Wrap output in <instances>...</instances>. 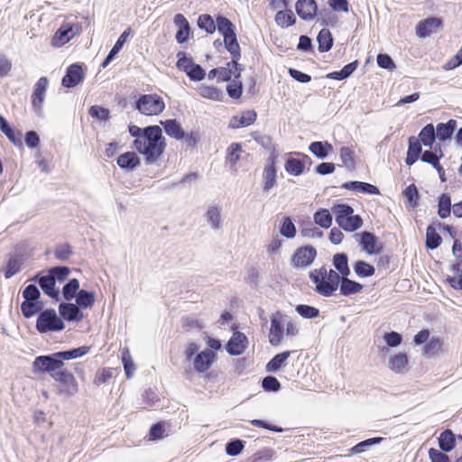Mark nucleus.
<instances>
[{"instance_id":"f257e3e1","label":"nucleus","mask_w":462,"mask_h":462,"mask_svg":"<svg viewBox=\"0 0 462 462\" xmlns=\"http://www.w3.org/2000/svg\"><path fill=\"white\" fill-rule=\"evenodd\" d=\"M135 150L144 155L145 162L152 164L164 152L166 143L159 125L146 126L145 134L134 141Z\"/></svg>"},{"instance_id":"f03ea898","label":"nucleus","mask_w":462,"mask_h":462,"mask_svg":"<svg viewBox=\"0 0 462 462\" xmlns=\"http://www.w3.org/2000/svg\"><path fill=\"white\" fill-rule=\"evenodd\" d=\"M135 107L143 115L157 116L164 110L165 104L163 99L156 94H144L137 99Z\"/></svg>"},{"instance_id":"7ed1b4c3","label":"nucleus","mask_w":462,"mask_h":462,"mask_svg":"<svg viewBox=\"0 0 462 462\" xmlns=\"http://www.w3.org/2000/svg\"><path fill=\"white\" fill-rule=\"evenodd\" d=\"M327 268L322 266L310 273V278L315 284V291L323 297H330L338 289L339 284L325 278Z\"/></svg>"},{"instance_id":"20e7f679","label":"nucleus","mask_w":462,"mask_h":462,"mask_svg":"<svg viewBox=\"0 0 462 462\" xmlns=\"http://www.w3.org/2000/svg\"><path fill=\"white\" fill-rule=\"evenodd\" d=\"M64 327V322L58 317L53 309L42 311L37 318L36 328L40 333L61 331Z\"/></svg>"},{"instance_id":"39448f33","label":"nucleus","mask_w":462,"mask_h":462,"mask_svg":"<svg viewBox=\"0 0 462 462\" xmlns=\"http://www.w3.org/2000/svg\"><path fill=\"white\" fill-rule=\"evenodd\" d=\"M51 377L60 384V393L68 396L75 395L79 391V385L74 375L67 371L60 370L51 374Z\"/></svg>"},{"instance_id":"423d86ee","label":"nucleus","mask_w":462,"mask_h":462,"mask_svg":"<svg viewBox=\"0 0 462 462\" xmlns=\"http://www.w3.org/2000/svg\"><path fill=\"white\" fill-rule=\"evenodd\" d=\"M33 370L40 373H49L51 375L62 367L56 353L48 356H39L32 363Z\"/></svg>"},{"instance_id":"0eeeda50","label":"nucleus","mask_w":462,"mask_h":462,"mask_svg":"<svg viewBox=\"0 0 462 462\" xmlns=\"http://www.w3.org/2000/svg\"><path fill=\"white\" fill-rule=\"evenodd\" d=\"M49 85V79L46 77H41L33 86L32 94V106L37 116L42 115V105L45 99V94Z\"/></svg>"},{"instance_id":"6e6552de","label":"nucleus","mask_w":462,"mask_h":462,"mask_svg":"<svg viewBox=\"0 0 462 462\" xmlns=\"http://www.w3.org/2000/svg\"><path fill=\"white\" fill-rule=\"evenodd\" d=\"M85 75L83 65L73 63L67 68L66 74L61 79V85L67 88H74L84 80Z\"/></svg>"},{"instance_id":"1a4fd4ad","label":"nucleus","mask_w":462,"mask_h":462,"mask_svg":"<svg viewBox=\"0 0 462 462\" xmlns=\"http://www.w3.org/2000/svg\"><path fill=\"white\" fill-rule=\"evenodd\" d=\"M316 255L317 251L313 246H301L295 251L292 256L293 265L300 268L307 267L313 263Z\"/></svg>"},{"instance_id":"9d476101","label":"nucleus","mask_w":462,"mask_h":462,"mask_svg":"<svg viewBox=\"0 0 462 462\" xmlns=\"http://www.w3.org/2000/svg\"><path fill=\"white\" fill-rule=\"evenodd\" d=\"M247 346V337L244 333L236 331L233 333L225 348L230 356H239L245 351Z\"/></svg>"},{"instance_id":"9b49d317","label":"nucleus","mask_w":462,"mask_h":462,"mask_svg":"<svg viewBox=\"0 0 462 462\" xmlns=\"http://www.w3.org/2000/svg\"><path fill=\"white\" fill-rule=\"evenodd\" d=\"M81 26L79 23L73 24L69 23H63L53 37L54 44L61 46L68 42L73 36L79 34Z\"/></svg>"},{"instance_id":"f8f14e48","label":"nucleus","mask_w":462,"mask_h":462,"mask_svg":"<svg viewBox=\"0 0 462 462\" xmlns=\"http://www.w3.org/2000/svg\"><path fill=\"white\" fill-rule=\"evenodd\" d=\"M442 24V21L438 17H428L420 20L415 28L416 35L420 38H427L436 32Z\"/></svg>"},{"instance_id":"ddd939ff","label":"nucleus","mask_w":462,"mask_h":462,"mask_svg":"<svg viewBox=\"0 0 462 462\" xmlns=\"http://www.w3.org/2000/svg\"><path fill=\"white\" fill-rule=\"evenodd\" d=\"M354 237L368 254H379L381 252V247L376 248L378 239L374 233L368 231L356 233Z\"/></svg>"},{"instance_id":"4468645a","label":"nucleus","mask_w":462,"mask_h":462,"mask_svg":"<svg viewBox=\"0 0 462 462\" xmlns=\"http://www.w3.org/2000/svg\"><path fill=\"white\" fill-rule=\"evenodd\" d=\"M215 359L216 355L212 350L205 349L201 351L193 359L194 370L200 374L207 372L213 365Z\"/></svg>"},{"instance_id":"2eb2a0df","label":"nucleus","mask_w":462,"mask_h":462,"mask_svg":"<svg viewBox=\"0 0 462 462\" xmlns=\"http://www.w3.org/2000/svg\"><path fill=\"white\" fill-rule=\"evenodd\" d=\"M32 280L39 283L41 289L50 298L54 299L56 300H60V291L55 287L56 282L54 281V278L51 276L49 273L46 275L37 274Z\"/></svg>"},{"instance_id":"dca6fc26","label":"nucleus","mask_w":462,"mask_h":462,"mask_svg":"<svg viewBox=\"0 0 462 462\" xmlns=\"http://www.w3.org/2000/svg\"><path fill=\"white\" fill-rule=\"evenodd\" d=\"M295 9L302 20L310 21L317 14L318 5L315 0H298Z\"/></svg>"},{"instance_id":"f3484780","label":"nucleus","mask_w":462,"mask_h":462,"mask_svg":"<svg viewBox=\"0 0 462 462\" xmlns=\"http://www.w3.org/2000/svg\"><path fill=\"white\" fill-rule=\"evenodd\" d=\"M439 155L437 154V149H434L433 151L428 150L421 153L420 160L424 162H427L429 164H431L438 171L439 175V179L442 182H445L447 180L445 176V171L443 167L439 163L440 157L443 156L442 151L440 149V146L439 145Z\"/></svg>"},{"instance_id":"a211bd4d","label":"nucleus","mask_w":462,"mask_h":462,"mask_svg":"<svg viewBox=\"0 0 462 462\" xmlns=\"http://www.w3.org/2000/svg\"><path fill=\"white\" fill-rule=\"evenodd\" d=\"M242 70V65L236 62V60H232L227 62L226 67L218 68V81H229L232 77L240 79Z\"/></svg>"},{"instance_id":"6ab92c4d","label":"nucleus","mask_w":462,"mask_h":462,"mask_svg":"<svg viewBox=\"0 0 462 462\" xmlns=\"http://www.w3.org/2000/svg\"><path fill=\"white\" fill-rule=\"evenodd\" d=\"M174 23L179 28L176 32V41L179 43H184L188 41L189 32H190V26L186 19V17L181 14H177L174 16Z\"/></svg>"},{"instance_id":"aec40b11","label":"nucleus","mask_w":462,"mask_h":462,"mask_svg":"<svg viewBox=\"0 0 462 462\" xmlns=\"http://www.w3.org/2000/svg\"><path fill=\"white\" fill-rule=\"evenodd\" d=\"M59 312L68 321H80L83 319V313L73 303H60L59 305Z\"/></svg>"},{"instance_id":"412c9836","label":"nucleus","mask_w":462,"mask_h":462,"mask_svg":"<svg viewBox=\"0 0 462 462\" xmlns=\"http://www.w3.org/2000/svg\"><path fill=\"white\" fill-rule=\"evenodd\" d=\"M279 312L273 315L271 318V328L269 333V342L272 346H278L282 341L283 335V328L279 319Z\"/></svg>"},{"instance_id":"4be33fe9","label":"nucleus","mask_w":462,"mask_h":462,"mask_svg":"<svg viewBox=\"0 0 462 462\" xmlns=\"http://www.w3.org/2000/svg\"><path fill=\"white\" fill-rule=\"evenodd\" d=\"M342 188L348 190H353L365 194H380V190L376 186L367 182H362L357 180L345 182L344 184H342Z\"/></svg>"},{"instance_id":"5701e85b","label":"nucleus","mask_w":462,"mask_h":462,"mask_svg":"<svg viewBox=\"0 0 462 462\" xmlns=\"http://www.w3.org/2000/svg\"><path fill=\"white\" fill-rule=\"evenodd\" d=\"M117 164L121 169L132 171L141 164V160L135 152H126L118 156Z\"/></svg>"},{"instance_id":"b1692460","label":"nucleus","mask_w":462,"mask_h":462,"mask_svg":"<svg viewBox=\"0 0 462 462\" xmlns=\"http://www.w3.org/2000/svg\"><path fill=\"white\" fill-rule=\"evenodd\" d=\"M162 125L164 128L165 133L176 140L184 139L186 133L181 127V125L176 119H168L161 121Z\"/></svg>"},{"instance_id":"393cba45","label":"nucleus","mask_w":462,"mask_h":462,"mask_svg":"<svg viewBox=\"0 0 462 462\" xmlns=\"http://www.w3.org/2000/svg\"><path fill=\"white\" fill-rule=\"evenodd\" d=\"M205 219L211 229L219 230L222 228L221 208L210 206L205 213Z\"/></svg>"},{"instance_id":"a878e982","label":"nucleus","mask_w":462,"mask_h":462,"mask_svg":"<svg viewBox=\"0 0 462 462\" xmlns=\"http://www.w3.org/2000/svg\"><path fill=\"white\" fill-rule=\"evenodd\" d=\"M364 286L353 280L348 279V276L341 277L339 285L340 294L343 296H350L352 294L359 293Z\"/></svg>"},{"instance_id":"bb28decb","label":"nucleus","mask_w":462,"mask_h":462,"mask_svg":"<svg viewBox=\"0 0 462 462\" xmlns=\"http://www.w3.org/2000/svg\"><path fill=\"white\" fill-rule=\"evenodd\" d=\"M421 153V144L418 139L414 136L409 138V146L407 151V157L405 159V162L407 165L411 166L414 164L419 159Z\"/></svg>"},{"instance_id":"cd10ccee","label":"nucleus","mask_w":462,"mask_h":462,"mask_svg":"<svg viewBox=\"0 0 462 462\" xmlns=\"http://www.w3.org/2000/svg\"><path fill=\"white\" fill-rule=\"evenodd\" d=\"M457 127V121L454 119L448 120L447 123H439L435 129L436 136L440 141L449 140Z\"/></svg>"},{"instance_id":"c85d7f7f","label":"nucleus","mask_w":462,"mask_h":462,"mask_svg":"<svg viewBox=\"0 0 462 462\" xmlns=\"http://www.w3.org/2000/svg\"><path fill=\"white\" fill-rule=\"evenodd\" d=\"M256 113L254 110H247L240 116H234L230 121V127L238 128L248 126L256 120Z\"/></svg>"},{"instance_id":"c756f323","label":"nucleus","mask_w":462,"mask_h":462,"mask_svg":"<svg viewBox=\"0 0 462 462\" xmlns=\"http://www.w3.org/2000/svg\"><path fill=\"white\" fill-rule=\"evenodd\" d=\"M333 146L327 141H316L312 142L310 146V152L319 159H325L328 157L329 152H331Z\"/></svg>"},{"instance_id":"7c9ffc66","label":"nucleus","mask_w":462,"mask_h":462,"mask_svg":"<svg viewBox=\"0 0 462 462\" xmlns=\"http://www.w3.org/2000/svg\"><path fill=\"white\" fill-rule=\"evenodd\" d=\"M276 167L265 166L263 171V189L269 192L277 183Z\"/></svg>"},{"instance_id":"2f4dec72","label":"nucleus","mask_w":462,"mask_h":462,"mask_svg":"<svg viewBox=\"0 0 462 462\" xmlns=\"http://www.w3.org/2000/svg\"><path fill=\"white\" fill-rule=\"evenodd\" d=\"M456 445V436L451 430H445L439 437V447L443 452H450Z\"/></svg>"},{"instance_id":"473e14b6","label":"nucleus","mask_w":462,"mask_h":462,"mask_svg":"<svg viewBox=\"0 0 462 462\" xmlns=\"http://www.w3.org/2000/svg\"><path fill=\"white\" fill-rule=\"evenodd\" d=\"M318 50L319 52H327L333 46V37L328 29L323 28L317 36Z\"/></svg>"},{"instance_id":"72a5a7b5","label":"nucleus","mask_w":462,"mask_h":462,"mask_svg":"<svg viewBox=\"0 0 462 462\" xmlns=\"http://www.w3.org/2000/svg\"><path fill=\"white\" fill-rule=\"evenodd\" d=\"M333 265L335 269L341 274V277L350 274L348 266V258L345 253H337L333 256Z\"/></svg>"},{"instance_id":"f704fd0d","label":"nucleus","mask_w":462,"mask_h":462,"mask_svg":"<svg viewBox=\"0 0 462 462\" xmlns=\"http://www.w3.org/2000/svg\"><path fill=\"white\" fill-rule=\"evenodd\" d=\"M43 308L41 300H23L21 304V311L24 318L30 319L40 312Z\"/></svg>"},{"instance_id":"c9c22d12","label":"nucleus","mask_w":462,"mask_h":462,"mask_svg":"<svg viewBox=\"0 0 462 462\" xmlns=\"http://www.w3.org/2000/svg\"><path fill=\"white\" fill-rule=\"evenodd\" d=\"M453 206L451 204V198L449 194L443 193L438 199V214L440 218L445 219L450 216Z\"/></svg>"},{"instance_id":"e433bc0d","label":"nucleus","mask_w":462,"mask_h":462,"mask_svg":"<svg viewBox=\"0 0 462 462\" xmlns=\"http://www.w3.org/2000/svg\"><path fill=\"white\" fill-rule=\"evenodd\" d=\"M23 263V258L20 255H11L5 268V277L9 279L19 273Z\"/></svg>"},{"instance_id":"4c0bfd02","label":"nucleus","mask_w":462,"mask_h":462,"mask_svg":"<svg viewBox=\"0 0 462 462\" xmlns=\"http://www.w3.org/2000/svg\"><path fill=\"white\" fill-rule=\"evenodd\" d=\"M442 242L434 225H430L426 230V247L430 250L438 248Z\"/></svg>"},{"instance_id":"58836bf2","label":"nucleus","mask_w":462,"mask_h":462,"mask_svg":"<svg viewBox=\"0 0 462 462\" xmlns=\"http://www.w3.org/2000/svg\"><path fill=\"white\" fill-rule=\"evenodd\" d=\"M313 219L315 224L322 228H328L332 225V215L327 208H319L314 213Z\"/></svg>"},{"instance_id":"ea45409f","label":"nucleus","mask_w":462,"mask_h":462,"mask_svg":"<svg viewBox=\"0 0 462 462\" xmlns=\"http://www.w3.org/2000/svg\"><path fill=\"white\" fill-rule=\"evenodd\" d=\"M198 93L204 98H208L211 100H221L223 97V93L220 89L213 87V86H207L204 84H201L197 88Z\"/></svg>"},{"instance_id":"a19ab883","label":"nucleus","mask_w":462,"mask_h":462,"mask_svg":"<svg viewBox=\"0 0 462 462\" xmlns=\"http://www.w3.org/2000/svg\"><path fill=\"white\" fill-rule=\"evenodd\" d=\"M408 364L407 356L403 353H399L389 358L388 366L395 373H402Z\"/></svg>"},{"instance_id":"79ce46f5","label":"nucleus","mask_w":462,"mask_h":462,"mask_svg":"<svg viewBox=\"0 0 462 462\" xmlns=\"http://www.w3.org/2000/svg\"><path fill=\"white\" fill-rule=\"evenodd\" d=\"M419 136H420L421 143L424 146H428V147L431 148L432 144L437 137L434 125L432 124H428L427 125H425L421 129Z\"/></svg>"},{"instance_id":"37998d69","label":"nucleus","mask_w":462,"mask_h":462,"mask_svg":"<svg viewBox=\"0 0 462 462\" xmlns=\"http://www.w3.org/2000/svg\"><path fill=\"white\" fill-rule=\"evenodd\" d=\"M275 22L279 26L287 28L296 23V18L291 10L278 11L275 15Z\"/></svg>"},{"instance_id":"c03bdc74","label":"nucleus","mask_w":462,"mask_h":462,"mask_svg":"<svg viewBox=\"0 0 462 462\" xmlns=\"http://www.w3.org/2000/svg\"><path fill=\"white\" fill-rule=\"evenodd\" d=\"M363 225V219L359 215H350L345 218L342 223H339V227L345 231L353 232L360 228Z\"/></svg>"},{"instance_id":"a18cd8bd","label":"nucleus","mask_w":462,"mask_h":462,"mask_svg":"<svg viewBox=\"0 0 462 462\" xmlns=\"http://www.w3.org/2000/svg\"><path fill=\"white\" fill-rule=\"evenodd\" d=\"M291 356V351H284L282 353L275 355L266 365V371L271 373L277 372L282 364Z\"/></svg>"},{"instance_id":"49530a36","label":"nucleus","mask_w":462,"mask_h":462,"mask_svg":"<svg viewBox=\"0 0 462 462\" xmlns=\"http://www.w3.org/2000/svg\"><path fill=\"white\" fill-rule=\"evenodd\" d=\"M76 302L79 308H91L95 302L94 292L80 290L76 296Z\"/></svg>"},{"instance_id":"de8ad7c7","label":"nucleus","mask_w":462,"mask_h":462,"mask_svg":"<svg viewBox=\"0 0 462 462\" xmlns=\"http://www.w3.org/2000/svg\"><path fill=\"white\" fill-rule=\"evenodd\" d=\"M285 171L293 176H299L304 171V161L295 158H288L284 164Z\"/></svg>"},{"instance_id":"09e8293b","label":"nucleus","mask_w":462,"mask_h":462,"mask_svg":"<svg viewBox=\"0 0 462 462\" xmlns=\"http://www.w3.org/2000/svg\"><path fill=\"white\" fill-rule=\"evenodd\" d=\"M331 209L335 215L337 225L342 223L345 218L348 217V216L352 215L354 212L353 208L347 204H336Z\"/></svg>"},{"instance_id":"8fccbe9b","label":"nucleus","mask_w":462,"mask_h":462,"mask_svg":"<svg viewBox=\"0 0 462 462\" xmlns=\"http://www.w3.org/2000/svg\"><path fill=\"white\" fill-rule=\"evenodd\" d=\"M354 271L358 277L365 278L370 277L374 274V267L362 260H358L354 264Z\"/></svg>"},{"instance_id":"3c124183","label":"nucleus","mask_w":462,"mask_h":462,"mask_svg":"<svg viewBox=\"0 0 462 462\" xmlns=\"http://www.w3.org/2000/svg\"><path fill=\"white\" fill-rule=\"evenodd\" d=\"M216 29L225 36L235 32V25L226 17L218 15L216 20Z\"/></svg>"},{"instance_id":"603ef678","label":"nucleus","mask_w":462,"mask_h":462,"mask_svg":"<svg viewBox=\"0 0 462 462\" xmlns=\"http://www.w3.org/2000/svg\"><path fill=\"white\" fill-rule=\"evenodd\" d=\"M242 152V146L238 143H231L226 150V161L232 166L236 165L240 160V154Z\"/></svg>"},{"instance_id":"864d4df0","label":"nucleus","mask_w":462,"mask_h":462,"mask_svg":"<svg viewBox=\"0 0 462 462\" xmlns=\"http://www.w3.org/2000/svg\"><path fill=\"white\" fill-rule=\"evenodd\" d=\"M280 233L286 238H293L296 235V226L291 217H284L281 220Z\"/></svg>"},{"instance_id":"5fc2aeb1","label":"nucleus","mask_w":462,"mask_h":462,"mask_svg":"<svg viewBox=\"0 0 462 462\" xmlns=\"http://www.w3.org/2000/svg\"><path fill=\"white\" fill-rule=\"evenodd\" d=\"M339 157L342 163L350 171L354 170L356 167V162L354 159V152L350 147L343 146L339 152Z\"/></svg>"},{"instance_id":"6e6d98bb","label":"nucleus","mask_w":462,"mask_h":462,"mask_svg":"<svg viewBox=\"0 0 462 462\" xmlns=\"http://www.w3.org/2000/svg\"><path fill=\"white\" fill-rule=\"evenodd\" d=\"M79 289V282L78 279L73 278L69 280L62 288V294L66 300H70L77 296V291Z\"/></svg>"},{"instance_id":"4d7b16f0","label":"nucleus","mask_w":462,"mask_h":462,"mask_svg":"<svg viewBox=\"0 0 462 462\" xmlns=\"http://www.w3.org/2000/svg\"><path fill=\"white\" fill-rule=\"evenodd\" d=\"M382 437H374L371 439H367L365 440H363L359 443H357L356 446H354L351 448V452L353 454H360L365 451L366 448L372 447L373 445L379 444L383 441Z\"/></svg>"},{"instance_id":"13d9d810","label":"nucleus","mask_w":462,"mask_h":462,"mask_svg":"<svg viewBox=\"0 0 462 462\" xmlns=\"http://www.w3.org/2000/svg\"><path fill=\"white\" fill-rule=\"evenodd\" d=\"M198 26L208 33H213L216 31V22L211 15L207 14L199 16Z\"/></svg>"},{"instance_id":"bf43d9fd","label":"nucleus","mask_w":462,"mask_h":462,"mask_svg":"<svg viewBox=\"0 0 462 462\" xmlns=\"http://www.w3.org/2000/svg\"><path fill=\"white\" fill-rule=\"evenodd\" d=\"M402 194L406 198L410 207L416 208L419 205V192L414 184L406 187Z\"/></svg>"},{"instance_id":"052dcab7","label":"nucleus","mask_w":462,"mask_h":462,"mask_svg":"<svg viewBox=\"0 0 462 462\" xmlns=\"http://www.w3.org/2000/svg\"><path fill=\"white\" fill-rule=\"evenodd\" d=\"M295 310L304 319H315L319 315V309L305 304L297 305Z\"/></svg>"},{"instance_id":"680f3d73","label":"nucleus","mask_w":462,"mask_h":462,"mask_svg":"<svg viewBox=\"0 0 462 462\" xmlns=\"http://www.w3.org/2000/svg\"><path fill=\"white\" fill-rule=\"evenodd\" d=\"M72 254L73 251L69 244L59 245L54 251L55 257L61 262L68 261Z\"/></svg>"},{"instance_id":"e2e57ef3","label":"nucleus","mask_w":462,"mask_h":462,"mask_svg":"<svg viewBox=\"0 0 462 462\" xmlns=\"http://www.w3.org/2000/svg\"><path fill=\"white\" fill-rule=\"evenodd\" d=\"M244 441L239 439H234L226 445V452L228 456L235 457L239 455L244 449Z\"/></svg>"},{"instance_id":"0e129e2a","label":"nucleus","mask_w":462,"mask_h":462,"mask_svg":"<svg viewBox=\"0 0 462 462\" xmlns=\"http://www.w3.org/2000/svg\"><path fill=\"white\" fill-rule=\"evenodd\" d=\"M226 92L231 98L237 99L243 92V85L239 79H234L230 84L226 86Z\"/></svg>"},{"instance_id":"69168bd1","label":"nucleus","mask_w":462,"mask_h":462,"mask_svg":"<svg viewBox=\"0 0 462 462\" xmlns=\"http://www.w3.org/2000/svg\"><path fill=\"white\" fill-rule=\"evenodd\" d=\"M441 348V343L438 337H432L424 346V356L427 357L438 353Z\"/></svg>"},{"instance_id":"338daca9","label":"nucleus","mask_w":462,"mask_h":462,"mask_svg":"<svg viewBox=\"0 0 462 462\" xmlns=\"http://www.w3.org/2000/svg\"><path fill=\"white\" fill-rule=\"evenodd\" d=\"M88 114L91 117L97 118L100 121H107L110 118V111L107 108L101 107L99 106H92Z\"/></svg>"},{"instance_id":"774afa93","label":"nucleus","mask_w":462,"mask_h":462,"mask_svg":"<svg viewBox=\"0 0 462 462\" xmlns=\"http://www.w3.org/2000/svg\"><path fill=\"white\" fill-rule=\"evenodd\" d=\"M49 274L54 278V281L63 282L69 276L70 270L67 266H55L48 271Z\"/></svg>"}]
</instances>
